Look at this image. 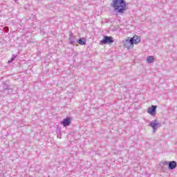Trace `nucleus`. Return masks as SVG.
Returning <instances> with one entry per match:
<instances>
[{
    "label": "nucleus",
    "instance_id": "nucleus-1",
    "mask_svg": "<svg viewBox=\"0 0 177 177\" xmlns=\"http://www.w3.org/2000/svg\"><path fill=\"white\" fill-rule=\"evenodd\" d=\"M113 8L116 13L122 15L127 10V4L124 0H113Z\"/></svg>",
    "mask_w": 177,
    "mask_h": 177
},
{
    "label": "nucleus",
    "instance_id": "nucleus-2",
    "mask_svg": "<svg viewBox=\"0 0 177 177\" xmlns=\"http://www.w3.org/2000/svg\"><path fill=\"white\" fill-rule=\"evenodd\" d=\"M140 42V37L134 35L130 39L123 40L122 44L127 49H132L133 44L138 45Z\"/></svg>",
    "mask_w": 177,
    "mask_h": 177
},
{
    "label": "nucleus",
    "instance_id": "nucleus-3",
    "mask_svg": "<svg viewBox=\"0 0 177 177\" xmlns=\"http://www.w3.org/2000/svg\"><path fill=\"white\" fill-rule=\"evenodd\" d=\"M149 127H150L151 128H152L153 131L152 132L153 133H156V132H157V129L158 128H159V127H161V124H160V122H158V120H153L152 121H151L149 124Z\"/></svg>",
    "mask_w": 177,
    "mask_h": 177
},
{
    "label": "nucleus",
    "instance_id": "nucleus-4",
    "mask_svg": "<svg viewBox=\"0 0 177 177\" xmlns=\"http://www.w3.org/2000/svg\"><path fill=\"white\" fill-rule=\"evenodd\" d=\"M162 165H169V169H175V168H176V162L174 160L163 162Z\"/></svg>",
    "mask_w": 177,
    "mask_h": 177
},
{
    "label": "nucleus",
    "instance_id": "nucleus-5",
    "mask_svg": "<svg viewBox=\"0 0 177 177\" xmlns=\"http://www.w3.org/2000/svg\"><path fill=\"white\" fill-rule=\"evenodd\" d=\"M157 106L152 105L151 107L148 108L147 113L148 114H150L151 115H156L157 113Z\"/></svg>",
    "mask_w": 177,
    "mask_h": 177
},
{
    "label": "nucleus",
    "instance_id": "nucleus-6",
    "mask_svg": "<svg viewBox=\"0 0 177 177\" xmlns=\"http://www.w3.org/2000/svg\"><path fill=\"white\" fill-rule=\"evenodd\" d=\"M114 42V40H113V37L109 36H104V39L101 41V44H113Z\"/></svg>",
    "mask_w": 177,
    "mask_h": 177
},
{
    "label": "nucleus",
    "instance_id": "nucleus-7",
    "mask_svg": "<svg viewBox=\"0 0 177 177\" xmlns=\"http://www.w3.org/2000/svg\"><path fill=\"white\" fill-rule=\"evenodd\" d=\"M60 124L61 125H63V127H70V125H71V120L70 118H66L64 119Z\"/></svg>",
    "mask_w": 177,
    "mask_h": 177
},
{
    "label": "nucleus",
    "instance_id": "nucleus-8",
    "mask_svg": "<svg viewBox=\"0 0 177 177\" xmlns=\"http://www.w3.org/2000/svg\"><path fill=\"white\" fill-rule=\"evenodd\" d=\"M75 39H76V37H74L73 33H71L69 36V41L71 45H74V42H75Z\"/></svg>",
    "mask_w": 177,
    "mask_h": 177
},
{
    "label": "nucleus",
    "instance_id": "nucleus-9",
    "mask_svg": "<svg viewBox=\"0 0 177 177\" xmlns=\"http://www.w3.org/2000/svg\"><path fill=\"white\" fill-rule=\"evenodd\" d=\"M147 62L149 64H151V63L154 62V56H149L147 57Z\"/></svg>",
    "mask_w": 177,
    "mask_h": 177
},
{
    "label": "nucleus",
    "instance_id": "nucleus-10",
    "mask_svg": "<svg viewBox=\"0 0 177 177\" xmlns=\"http://www.w3.org/2000/svg\"><path fill=\"white\" fill-rule=\"evenodd\" d=\"M77 42L80 44V45H85V44H86V40L84 38H82L78 39Z\"/></svg>",
    "mask_w": 177,
    "mask_h": 177
},
{
    "label": "nucleus",
    "instance_id": "nucleus-11",
    "mask_svg": "<svg viewBox=\"0 0 177 177\" xmlns=\"http://www.w3.org/2000/svg\"><path fill=\"white\" fill-rule=\"evenodd\" d=\"M15 57H16V55H12V57L10 59V60H8V63H12V62H13V60H15Z\"/></svg>",
    "mask_w": 177,
    "mask_h": 177
}]
</instances>
